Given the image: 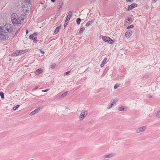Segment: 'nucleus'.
Wrapping results in <instances>:
<instances>
[{
  "instance_id": "1",
  "label": "nucleus",
  "mask_w": 160,
  "mask_h": 160,
  "mask_svg": "<svg viewBox=\"0 0 160 160\" xmlns=\"http://www.w3.org/2000/svg\"><path fill=\"white\" fill-rule=\"evenodd\" d=\"M11 20L13 24H20L24 21V19L21 16H18L15 13L12 14L11 17Z\"/></svg>"
},
{
  "instance_id": "2",
  "label": "nucleus",
  "mask_w": 160,
  "mask_h": 160,
  "mask_svg": "<svg viewBox=\"0 0 160 160\" xmlns=\"http://www.w3.org/2000/svg\"><path fill=\"white\" fill-rule=\"evenodd\" d=\"M8 35L7 32L2 27L0 26V39L4 41L8 38Z\"/></svg>"
},
{
  "instance_id": "3",
  "label": "nucleus",
  "mask_w": 160,
  "mask_h": 160,
  "mask_svg": "<svg viewBox=\"0 0 160 160\" xmlns=\"http://www.w3.org/2000/svg\"><path fill=\"white\" fill-rule=\"evenodd\" d=\"M4 28L5 30L8 33L12 32L15 30V28L13 27V25L10 24H6L3 28Z\"/></svg>"
},
{
  "instance_id": "4",
  "label": "nucleus",
  "mask_w": 160,
  "mask_h": 160,
  "mask_svg": "<svg viewBox=\"0 0 160 160\" xmlns=\"http://www.w3.org/2000/svg\"><path fill=\"white\" fill-rule=\"evenodd\" d=\"M102 39L103 41L110 44H112L114 42L113 40L108 37L102 36Z\"/></svg>"
},
{
  "instance_id": "5",
  "label": "nucleus",
  "mask_w": 160,
  "mask_h": 160,
  "mask_svg": "<svg viewBox=\"0 0 160 160\" xmlns=\"http://www.w3.org/2000/svg\"><path fill=\"white\" fill-rule=\"evenodd\" d=\"M147 128V126H144L140 127H139L137 129L136 132L137 133H139L143 131H144Z\"/></svg>"
},
{
  "instance_id": "6",
  "label": "nucleus",
  "mask_w": 160,
  "mask_h": 160,
  "mask_svg": "<svg viewBox=\"0 0 160 160\" xmlns=\"http://www.w3.org/2000/svg\"><path fill=\"white\" fill-rule=\"evenodd\" d=\"M117 101L118 100L116 99L111 100L110 102V104H109L108 106V109H110L112 108V106L115 104Z\"/></svg>"
},
{
  "instance_id": "7",
  "label": "nucleus",
  "mask_w": 160,
  "mask_h": 160,
  "mask_svg": "<svg viewBox=\"0 0 160 160\" xmlns=\"http://www.w3.org/2000/svg\"><path fill=\"white\" fill-rule=\"evenodd\" d=\"M81 114H82L79 117V119L80 121H82L87 114V113H86L83 110H82L81 112Z\"/></svg>"
},
{
  "instance_id": "8",
  "label": "nucleus",
  "mask_w": 160,
  "mask_h": 160,
  "mask_svg": "<svg viewBox=\"0 0 160 160\" xmlns=\"http://www.w3.org/2000/svg\"><path fill=\"white\" fill-rule=\"evenodd\" d=\"M26 50H20L19 51L17 50L15 52V54L16 56L21 55L22 54H23L25 52Z\"/></svg>"
},
{
  "instance_id": "9",
  "label": "nucleus",
  "mask_w": 160,
  "mask_h": 160,
  "mask_svg": "<svg viewBox=\"0 0 160 160\" xmlns=\"http://www.w3.org/2000/svg\"><path fill=\"white\" fill-rule=\"evenodd\" d=\"M137 6V5L136 4H135L134 3L128 6V9L127 8V11H129Z\"/></svg>"
},
{
  "instance_id": "10",
  "label": "nucleus",
  "mask_w": 160,
  "mask_h": 160,
  "mask_svg": "<svg viewBox=\"0 0 160 160\" xmlns=\"http://www.w3.org/2000/svg\"><path fill=\"white\" fill-rule=\"evenodd\" d=\"M72 12L71 11H69L68 14L66 19L65 21L69 22L70 19V18L72 16Z\"/></svg>"
},
{
  "instance_id": "11",
  "label": "nucleus",
  "mask_w": 160,
  "mask_h": 160,
  "mask_svg": "<svg viewBox=\"0 0 160 160\" xmlns=\"http://www.w3.org/2000/svg\"><path fill=\"white\" fill-rule=\"evenodd\" d=\"M41 108H42L39 107V108H38L36 109L34 111L31 112L29 114V115L32 116V115H34V114H35L36 113H37L38 112H39V110H40Z\"/></svg>"
},
{
  "instance_id": "12",
  "label": "nucleus",
  "mask_w": 160,
  "mask_h": 160,
  "mask_svg": "<svg viewBox=\"0 0 160 160\" xmlns=\"http://www.w3.org/2000/svg\"><path fill=\"white\" fill-rule=\"evenodd\" d=\"M132 33V32L131 30L128 31L125 33V36L126 37H129L131 36Z\"/></svg>"
},
{
  "instance_id": "13",
  "label": "nucleus",
  "mask_w": 160,
  "mask_h": 160,
  "mask_svg": "<svg viewBox=\"0 0 160 160\" xmlns=\"http://www.w3.org/2000/svg\"><path fill=\"white\" fill-rule=\"evenodd\" d=\"M114 156V154L112 153H111L109 154L108 155H106L105 156V158H110L113 157Z\"/></svg>"
},
{
  "instance_id": "14",
  "label": "nucleus",
  "mask_w": 160,
  "mask_h": 160,
  "mask_svg": "<svg viewBox=\"0 0 160 160\" xmlns=\"http://www.w3.org/2000/svg\"><path fill=\"white\" fill-rule=\"evenodd\" d=\"M68 93V91H66L63 93L60 96H59V98H61L65 97Z\"/></svg>"
},
{
  "instance_id": "15",
  "label": "nucleus",
  "mask_w": 160,
  "mask_h": 160,
  "mask_svg": "<svg viewBox=\"0 0 160 160\" xmlns=\"http://www.w3.org/2000/svg\"><path fill=\"white\" fill-rule=\"evenodd\" d=\"M107 60V58H104V59L103 60V62H102L101 64L100 65V66L101 67H102L104 66L105 63H106V61Z\"/></svg>"
},
{
  "instance_id": "16",
  "label": "nucleus",
  "mask_w": 160,
  "mask_h": 160,
  "mask_svg": "<svg viewBox=\"0 0 160 160\" xmlns=\"http://www.w3.org/2000/svg\"><path fill=\"white\" fill-rule=\"evenodd\" d=\"M58 4L59 5L58 6V9L59 10L60 8H62L63 4L61 0L59 1Z\"/></svg>"
},
{
  "instance_id": "17",
  "label": "nucleus",
  "mask_w": 160,
  "mask_h": 160,
  "mask_svg": "<svg viewBox=\"0 0 160 160\" xmlns=\"http://www.w3.org/2000/svg\"><path fill=\"white\" fill-rule=\"evenodd\" d=\"M42 69L41 68H39L36 71V74H39L41 73H42Z\"/></svg>"
},
{
  "instance_id": "18",
  "label": "nucleus",
  "mask_w": 160,
  "mask_h": 160,
  "mask_svg": "<svg viewBox=\"0 0 160 160\" xmlns=\"http://www.w3.org/2000/svg\"><path fill=\"white\" fill-rule=\"evenodd\" d=\"M118 110L119 111H124L126 110V108L123 106L120 107L118 108Z\"/></svg>"
},
{
  "instance_id": "19",
  "label": "nucleus",
  "mask_w": 160,
  "mask_h": 160,
  "mask_svg": "<svg viewBox=\"0 0 160 160\" xmlns=\"http://www.w3.org/2000/svg\"><path fill=\"white\" fill-rule=\"evenodd\" d=\"M61 27H57L56 29H55L54 31V33L55 34H57L58 32L59 31Z\"/></svg>"
},
{
  "instance_id": "20",
  "label": "nucleus",
  "mask_w": 160,
  "mask_h": 160,
  "mask_svg": "<svg viewBox=\"0 0 160 160\" xmlns=\"http://www.w3.org/2000/svg\"><path fill=\"white\" fill-rule=\"evenodd\" d=\"M81 21V19L80 18H78L77 19H76V22H77V23L79 25L80 24V22Z\"/></svg>"
},
{
  "instance_id": "21",
  "label": "nucleus",
  "mask_w": 160,
  "mask_h": 160,
  "mask_svg": "<svg viewBox=\"0 0 160 160\" xmlns=\"http://www.w3.org/2000/svg\"><path fill=\"white\" fill-rule=\"evenodd\" d=\"M85 30V28H82L79 31V33L80 34H81L82 32H83V31L84 30Z\"/></svg>"
},
{
  "instance_id": "22",
  "label": "nucleus",
  "mask_w": 160,
  "mask_h": 160,
  "mask_svg": "<svg viewBox=\"0 0 160 160\" xmlns=\"http://www.w3.org/2000/svg\"><path fill=\"white\" fill-rule=\"evenodd\" d=\"M20 106V105H17L15 107H14L13 108V110H14V111H15L16 110L17 108L19 107Z\"/></svg>"
},
{
  "instance_id": "23",
  "label": "nucleus",
  "mask_w": 160,
  "mask_h": 160,
  "mask_svg": "<svg viewBox=\"0 0 160 160\" xmlns=\"http://www.w3.org/2000/svg\"><path fill=\"white\" fill-rule=\"evenodd\" d=\"M123 76L122 75L121 76L120 75H119L117 76V77L115 79L117 80H119L120 79L121 77H122Z\"/></svg>"
},
{
  "instance_id": "24",
  "label": "nucleus",
  "mask_w": 160,
  "mask_h": 160,
  "mask_svg": "<svg viewBox=\"0 0 160 160\" xmlns=\"http://www.w3.org/2000/svg\"><path fill=\"white\" fill-rule=\"evenodd\" d=\"M34 37V35L32 34V35H31L29 37V39H32L33 40Z\"/></svg>"
},
{
  "instance_id": "25",
  "label": "nucleus",
  "mask_w": 160,
  "mask_h": 160,
  "mask_svg": "<svg viewBox=\"0 0 160 160\" xmlns=\"http://www.w3.org/2000/svg\"><path fill=\"white\" fill-rule=\"evenodd\" d=\"M0 95L1 96V97L2 98H3L4 97V93L2 92H0Z\"/></svg>"
},
{
  "instance_id": "26",
  "label": "nucleus",
  "mask_w": 160,
  "mask_h": 160,
  "mask_svg": "<svg viewBox=\"0 0 160 160\" xmlns=\"http://www.w3.org/2000/svg\"><path fill=\"white\" fill-rule=\"evenodd\" d=\"M156 116L157 117L160 118V111L157 112Z\"/></svg>"
},
{
  "instance_id": "27",
  "label": "nucleus",
  "mask_w": 160,
  "mask_h": 160,
  "mask_svg": "<svg viewBox=\"0 0 160 160\" xmlns=\"http://www.w3.org/2000/svg\"><path fill=\"white\" fill-rule=\"evenodd\" d=\"M132 22L131 18H129L127 19V23H129L130 22Z\"/></svg>"
},
{
  "instance_id": "28",
  "label": "nucleus",
  "mask_w": 160,
  "mask_h": 160,
  "mask_svg": "<svg viewBox=\"0 0 160 160\" xmlns=\"http://www.w3.org/2000/svg\"><path fill=\"white\" fill-rule=\"evenodd\" d=\"M33 41L35 43H36L37 41V37L34 38L33 39Z\"/></svg>"
},
{
  "instance_id": "29",
  "label": "nucleus",
  "mask_w": 160,
  "mask_h": 160,
  "mask_svg": "<svg viewBox=\"0 0 160 160\" xmlns=\"http://www.w3.org/2000/svg\"><path fill=\"white\" fill-rule=\"evenodd\" d=\"M55 66H56V64H53L51 66V68L52 69H53L55 68Z\"/></svg>"
},
{
  "instance_id": "30",
  "label": "nucleus",
  "mask_w": 160,
  "mask_h": 160,
  "mask_svg": "<svg viewBox=\"0 0 160 160\" xmlns=\"http://www.w3.org/2000/svg\"><path fill=\"white\" fill-rule=\"evenodd\" d=\"M119 86V85L118 84H116L114 86V89H116Z\"/></svg>"
},
{
  "instance_id": "31",
  "label": "nucleus",
  "mask_w": 160,
  "mask_h": 160,
  "mask_svg": "<svg viewBox=\"0 0 160 160\" xmlns=\"http://www.w3.org/2000/svg\"><path fill=\"white\" fill-rule=\"evenodd\" d=\"M133 25H131L129 26L127 28V29H129L131 28H132L133 27Z\"/></svg>"
},
{
  "instance_id": "32",
  "label": "nucleus",
  "mask_w": 160,
  "mask_h": 160,
  "mask_svg": "<svg viewBox=\"0 0 160 160\" xmlns=\"http://www.w3.org/2000/svg\"><path fill=\"white\" fill-rule=\"evenodd\" d=\"M69 22H68L67 21H65V24H64V27H65L66 26L68 23Z\"/></svg>"
},
{
  "instance_id": "33",
  "label": "nucleus",
  "mask_w": 160,
  "mask_h": 160,
  "mask_svg": "<svg viewBox=\"0 0 160 160\" xmlns=\"http://www.w3.org/2000/svg\"><path fill=\"white\" fill-rule=\"evenodd\" d=\"M70 72V71H69L67 72H66L64 74V75H66L68 74Z\"/></svg>"
},
{
  "instance_id": "34",
  "label": "nucleus",
  "mask_w": 160,
  "mask_h": 160,
  "mask_svg": "<svg viewBox=\"0 0 160 160\" xmlns=\"http://www.w3.org/2000/svg\"><path fill=\"white\" fill-rule=\"evenodd\" d=\"M90 23H91V22H90V21H88V22L87 23H86V26H89V25L90 24Z\"/></svg>"
},
{
  "instance_id": "35",
  "label": "nucleus",
  "mask_w": 160,
  "mask_h": 160,
  "mask_svg": "<svg viewBox=\"0 0 160 160\" xmlns=\"http://www.w3.org/2000/svg\"><path fill=\"white\" fill-rule=\"evenodd\" d=\"M49 90V89H46L45 90H42V91L43 92H46L48 91Z\"/></svg>"
},
{
  "instance_id": "36",
  "label": "nucleus",
  "mask_w": 160,
  "mask_h": 160,
  "mask_svg": "<svg viewBox=\"0 0 160 160\" xmlns=\"http://www.w3.org/2000/svg\"><path fill=\"white\" fill-rule=\"evenodd\" d=\"M38 86H36V87H35V88L34 89H33V90H36L38 89Z\"/></svg>"
},
{
  "instance_id": "37",
  "label": "nucleus",
  "mask_w": 160,
  "mask_h": 160,
  "mask_svg": "<svg viewBox=\"0 0 160 160\" xmlns=\"http://www.w3.org/2000/svg\"><path fill=\"white\" fill-rule=\"evenodd\" d=\"M28 32H29L28 31V29H27L26 30V34H27L28 33Z\"/></svg>"
},
{
  "instance_id": "38",
  "label": "nucleus",
  "mask_w": 160,
  "mask_h": 160,
  "mask_svg": "<svg viewBox=\"0 0 160 160\" xmlns=\"http://www.w3.org/2000/svg\"><path fill=\"white\" fill-rule=\"evenodd\" d=\"M25 1L27 2H29L30 1V0H25Z\"/></svg>"
},
{
  "instance_id": "39",
  "label": "nucleus",
  "mask_w": 160,
  "mask_h": 160,
  "mask_svg": "<svg viewBox=\"0 0 160 160\" xmlns=\"http://www.w3.org/2000/svg\"><path fill=\"white\" fill-rule=\"evenodd\" d=\"M56 1V0H51V2H55Z\"/></svg>"
},
{
  "instance_id": "40",
  "label": "nucleus",
  "mask_w": 160,
  "mask_h": 160,
  "mask_svg": "<svg viewBox=\"0 0 160 160\" xmlns=\"http://www.w3.org/2000/svg\"><path fill=\"white\" fill-rule=\"evenodd\" d=\"M41 53L42 54H43L44 53V51H41Z\"/></svg>"
},
{
  "instance_id": "41",
  "label": "nucleus",
  "mask_w": 160,
  "mask_h": 160,
  "mask_svg": "<svg viewBox=\"0 0 160 160\" xmlns=\"http://www.w3.org/2000/svg\"><path fill=\"white\" fill-rule=\"evenodd\" d=\"M23 10L24 11H26V12L27 13V10L26 9H23Z\"/></svg>"
},
{
  "instance_id": "42",
  "label": "nucleus",
  "mask_w": 160,
  "mask_h": 160,
  "mask_svg": "<svg viewBox=\"0 0 160 160\" xmlns=\"http://www.w3.org/2000/svg\"><path fill=\"white\" fill-rule=\"evenodd\" d=\"M133 0H128V2H129V1H130V2H132V1Z\"/></svg>"
},
{
  "instance_id": "43",
  "label": "nucleus",
  "mask_w": 160,
  "mask_h": 160,
  "mask_svg": "<svg viewBox=\"0 0 160 160\" xmlns=\"http://www.w3.org/2000/svg\"><path fill=\"white\" fill-rule=\"evenodd\" d=\"M155 0H153V2H155Z\"/></svg>"
}]
</instances>
